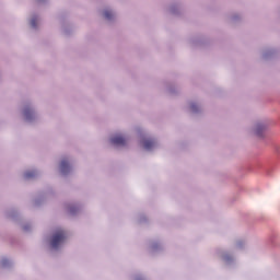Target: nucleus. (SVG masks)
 Returning a JSON list of instances; mask_svg holds the SVG:
<instances>
[{"label": "nucleus", "instance_id": "obj_1", "mask_svg": "<svg viewBox=\"0 0 280 280\" xmlns=\"http://www.w3.org/2000/svg\"><path fill=\"white\" fill-rule=\"evenodd\" d=\"M65 240H67V235H65V231L57 230V232L54 234L51 240L52 248H58V246H60V244H62Z\"/></svg>", "mask_w": 280, "mask_h": 280}, {"label": "nucleus", "instance_id": "obj_9", "mask_svg": "<svg viewBox=\"0 0 280 280\" xmlns=\"http://www.w3.org/2000/svg\"><path fill=\"white\" fill-rule=\"evenodd\" d=\"M190 108H191V110H192L194 113H196V110H198V106H197L196 104H192V105L190 106Z\"/></svg>", "mask_w": 280, "mask_h": 280}, {"label": "nucleus", "instance_id": "obj_7", "mask_svg": "<svg viewBox=\"0 0 280 280\" xmlns=\"http://www.w3.org/2000/svg\"><path fill=\"white\" fill-rule=\"evenodd\" d=\"M104 16H105V19H107V21H110V19H113V16H114L113 11L106 10L104 12Z\"/></svg>", "mask_w": 280, "mask_h": 280}, {"label": "nucleus", "instance_id": "obj_4", "mask_svg": "<svg viewBox=\"0 0 280 280\" xmlns=\"http://www.w3.org/2000/svg\"><path fill=\"white\" fill-rule=\"evenodd\" d=\"M143 148L144 150H152V148H154V142L152 140H144Z\"/></svg>", "mask_w": 280, "mask_h": 280}, {"label": "nucleus", "instance_id": "obj_5", "mask_svg": "<svg viewBox=\"0 0 280 280\" xmlns=\"http://www.w3.org/2000/svg\"><path fill=\"white\" fill-rule=\"evenodd\" d=\"M264 129H265L264 125H257L256 127L257 137H261V132H264Z\"/></svg>", "mask_w": 280, "mask_h": 280}, {"label": "nucleus", "instance_id": "obj_3", "mask_svg": "<svg viewBox=\"0 0 280 280\" xmlns=\"http://www.w3.org/2000/svg\"><path fill=\"white\" fill-rule=\"evenodd\" d=\"M60 170H61L62 174H68V172H69V162H67V160L61 161Z\"/></svg>", "mask_w": 280, "mask_h": 280}, {"label": "nucleus", "instance_id": "obj_6", "mask_svg": "<svg viewBox=\"0 0 280 280\" xmlns=\"http://www.w3.org/2000/svg\"><path fill=\"white\" fill-rule=\"evenodd\" d=\"M32 115H33L32 109L26 108L24 110V116H25L26 119H28V120L32 119Z\"/></svg>", "mask_w": 280, "mask_h": 280}, {"label": "nucleus", "instance_id": "obj_2", "mask_svg": "<svg viewBox=\"0 0 280 280\" xmlns=\"http://www.w3.org/2000/svg\"><path fill=\"white\" fill-rule=\"evenodd\" d=\"M113 145H126V139L121 136H115L110 139Z\"/></svg>", "mask_w": 280, "mask_h": 280}, {"label": "nucleus", "instance_id": "obj_10", "mask_svg": "<svg viewBox=\"0 0 280 280\" xmlns=\"http://www.w3.org/2000/svg\"><path fill=\"white\" fill-rule=\"evenodd\" d=\"M31 25H32V27H36V19H33V20L31 21Z\"/></svg>", "mask_w": 280, "mask_h": 280}, {"label": "nucleus", "instance_id": "obj_8", "mask_svg": "<svg viewBox=\"0 0 280 280\" xmlns=\"http://www.w3.org/2000/svg\"><path fill=\"white\" fill-rule=\"evenodd\" d=\"M25 178H34L36 176V172L30 171L25 173Z\"/></svg>", "mask_w": 280, "mask_h": 280}]
</instances>
